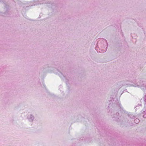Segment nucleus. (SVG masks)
I'll use <instances>...</instances> for the list:
<instances>
[{"label":"nucleus","mask_w":146,"mask_h":146,"mask_svg":"<svg viewBox=\"0 0 146 146\" xmlns=\"http://www.w3.org/2000/svg\"><path fill=\"white\" fill-rule=\"evenodd\" d=\"M107 48V42L106 40L103 38L100 39L98 41L97 46L95 49L98 52L104 53L105 52Z\"/></svg>","instance_id":"1"},{"label":"nucleus","mask_w":146,"mask_h":146,"mask_svg":"<svg viewBox=\"0 0 146 146\" xmlns=\"http://www.w3.org/2000/svg\"><path fill=\"white\" fill-rule=\"evenodd\" d=\"M57 73L60 76L61 78H65V76H64L61 72H60V71H58Z\"/></svg>","instance_id":"4"},{"label":"nucleus","mask_w":146,"mask_h":146,"mask_svg":"<svg viewBox=\"0 0 146 146\" xmlns=\"http://www.w3.org/2000/svg\"><path fill=\"white\" fill-rule=\"evenodd\" d=\"M42 1L43 2H40V3H38L37 4H43V3H46V1Z\"/></svg>","instance_id":"6"},{"label":"nucleus","mask_w":146,"mask_h":146,"mask_svg":"<svg viewBox=\"0 0 146 146\" xmlns=\"http://www.w3.org/2000/svg\"><path fill=\"white\" fill-rule=\"evenodd\" d=\"M37 4H35L34 5H36Z\"/></svg>","instance_id":"7"},{"label":"nucleus","mask_w":146,"mask_h":146,"mask_svg":"<svg viewBox=\"0 0 146 146\" xmlns=\"http://www.w3.org/2000/svg\"><path fill=\"white\" fill-rule=\"evenodd\" d=\"M131 85L135 87L140 88L143 90H146V81H143L141 80H139L137 83H133Z\"/></svg>","instance_id":"2"},{"label":"nucleus","mask_w":146,"mask_h":146,"mask_svg":"<svg viewBox=\"0 0 146 146\" xmlns=\"http://www.w3.org/2000/svg\"><path fill=\"white\" fill-rule=\"evenodd\" d=\"M139 122V120L138 119H136L134 120V122L136 123H138Z\"/></svg>","instance_id":"5"},{"label":"nucleus","mask_w":146,"mask_h":146,"mask_svg":"<svg viewBox=\"0 0 146 146\" xmlns=\"http://www.w3.org/2000/svg\"><path fill=\"white\" fill-rule=\"evenodd\" d=\"M27 119L29 121L32 122L35 119V117L32 114H30L28 115Z\"/></svg>","instance_id":"3"}]
</instances>
